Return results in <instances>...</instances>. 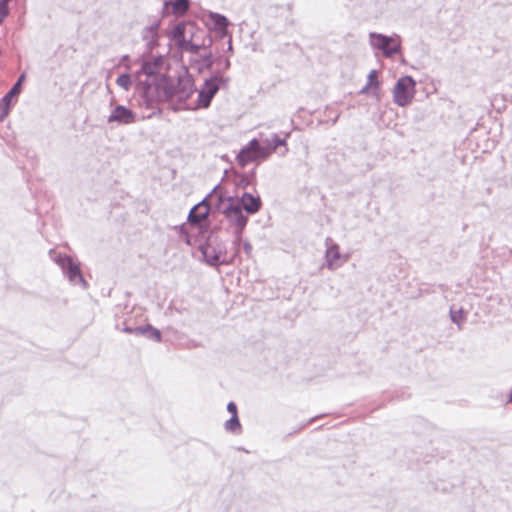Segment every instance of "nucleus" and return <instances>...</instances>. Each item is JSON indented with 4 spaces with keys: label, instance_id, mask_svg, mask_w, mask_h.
I'll list each match as a JSON object with an SVG mask.
<instances>
[{
    "label": "nucleus",
    "instance_id": "obj_1",
    "mask_svg": "<svg viewBox=\"0 0 512 512\" xmlns=\"http://www.w3.org/2000/svg\"><path fill=\"white\" fill-rule=\"evenodd\" d=\"M170 37L182 54L188 53L199 57V59L190 58V64H200V60L205 64H212L210 60L212 38L205 29L198 27L192 21H182L173 27Z\"/></svg>",
    "mask_w": 512,
    "mask_h": 512
},
{
    "label": "nucleus",
    "instance_id": "obj_2",
    "mask_svg": "<svg viewBox=\"0 0 512 512\" xmlns=\"http://www.w3.org/2000/svg\"><path fill=\"white\" fill-rule=\"evenodd\" d=\"M283 144L284 141L278 137L267 140L264 145H261L257 139H253L241 149L237 155V162L244 167L251 162L266 159Z\"/></svg>",
    "mask_w": 512,
    "mask_h": 512
},
{
    "label": "nucleus",
    "instance_id": "obj_3",
    "mask_svg": "<svg viewBox=\"0 0 512 512\" xmlns=\"http://www.w3.org/2000/svg\"><path fill=\"white\" fill-rule=\"evenodd\" d=\"M370 45L386 58H392L401 51V39L398 35L386 36L380 33L369 34Z\"/></svg>",
    "mask_w": 512,
    "mask_h": 512
},
{
    "label": "nucleus",
    "instance_id": "obj_4",
    "mask_svg": "<svg viewBox=\"0 0 512 512\" xmlns=\"http://www.w3.org/2000/svg\"><path fill=\"white\" fill-rule=\"evenodd\" d=\"M221 210L230 222L241 229L244 228L247 223V217L243 214L237 199L232 197L221 199Z\"/></svg>",
    "mask_w": 512,
    "mask_h": 512
},
{
    "label": "nucleus",
    "instance_id": "obj_5",
    "mask_svg": "<svg viewBox=\"0 0 512 512\" xmlns=\"http://www.w3.org/2000/svg\"><path fill=\"white\" fill-rule=\"evenodd\" d=\"M415 82L410 77L400 78L394 88L393 98L399 106L409 104L414 95Z\"/></svg>",
    "mask_w": 512,
    "mask_h": 512
},
{
    "label": "nucleus",
    "instance_id": "obj_6",
    "mask_svg": "<svg viewBox=\"0 0 512 512\" xmlns=\"http://www.w3.org/2000/svg\"><path fill=\"white\" fill-rule=\"evenodd\" d=\"M223 83L224 80L221 77H212L206 80L198 93V102L195 108H208Z\"/></svg>",
    "mask_w": 512,
    "mask_h": 512
},
{
    "label": "nucleus",
    "instance_id": "obj_7",
    "mask_svg": "<svg viewBox=\"0 0 512 512\" xmlns=\"http://www.w3.org/2000/svg\"><path fill=\"white\" fill-rule=\"evenodd\" d=\"M194 81L192 77L188 74L186 67H183V75H180L177 87L173 85H166L164 87V97L171 98L179 93L189 95L193 92Z\"/></svg>",
    "mask_w": 512,
    "mask_h": 512
},
{
    "label": "nucleus",
    "instance_id": "obj_8",
    "mask_svg": "<svg viewBox=\"0 0 512 512\" xmlns=\"http://www.w3.org/2000/svg\"><path fill=\"white\" fill-rule=\"evenodd\" d=\"M64 268L69 280L72 283H80L85 288L88 286L86 280L84 279L81 273L80 266L77 263H75L71 258L67 257L64 260Z\"/></svg>",
    "mask_w": 512,
    "mask_h": 512
},
{
    "label": "nucleus",
    "instance_id": "obj_9",
    "mask_svg": "<svg viewBox=\"0 0 512 512\" xmlns=\"http://www.w3.org/2000/svg\"><path fill=\"white\" fill-rule=\"evenodd\" d=\"M210 207L207 202L202 201L192 208L188 220L191 224H201L209 215Z\"/></svg>",
    "mask_w": 512,
    "mask_h": 512
},
{
    "label": "nucleus",
    "instance_id": "obj_10",
    "mask_svg": "<svg viewBox=\"0 0 512 512\" xmlns=\"http://www.w3.org/2000/svg\"><path fill=\"white\" fill-rule=\"evenodd\" d=\"M108 121L119 122L122 124H130L135 121V115L129 109L123 106H117L109 116Z\"/></svg>",
    "mask_w": 512,
    "mask_h": 512
},
{
    "label": "nucleus",
    "instance_id": "obj_11",
    "mask_svg": "<svg viewBox=\"0 0 512 512\" xmlns=\"http://www.w3.org/2000/svg\"><path fill=\"white\" fill-rule=\"evenodd\" d=\"M245 211L249 214L258 212L261 208V200L259 197H254L249 193H244L239 202Z\"/></svg>",
    "mask_w": 512,
    "mask_h": 512
},
{
    "label": "nucleus",
    "instance_id": "obj_12",
    "mask_svg": "<svg viewBox=\"0 0 512 512\" xmlns=\"http://www.w3.org/2000/svg\"><path fill=\"white\" fill-rule=\"evenodd\" d=\"M158 29L159 23L156 22L146 27L142 32L143 40L146 42V45L149 49H153V47L157 45Z\"/></svg>",
    "mask_w": 512,
    "mask_h": 512
},
{
    "label": "nucleus",
    "instance_id": "obj_13",
    "mask_svg": "<svg viewBox=\"0 0 512 512\" xmlns=\"http://www.w3.org/2000/svg\"><path fill=\"white\" fill-rule=\"evenodd\" d=\"M361 93L370 94L375 97L376 100L379 99V81L376 71L373 70L370 72L368 76V82L366 86L361 90Z\"/></svg>",
    "mask_w": 512,
    "mask_h": 512
},
{
    "label": "nucleus",
    "instance_id": "obj_14",
    "mask_svg": "<svg viewBox=\"0 0 512 512\" xmlns=\"http://www.w3.org/2000/svg\"><path fill=\"white\" fill-rule=\"evenodd\" d=\"M326 257L330 268L339 266L342 263V257L338 246H331L327 249Z\"/></svg>",
    "mask_w": 512,
    "mask_h": 512
},
{
    "label": "nucleus",
    "instance_id": "obj_15",
    "mask_svg": "<svg viewBox=\"0 0 512 512\" xmlns=\"http://www.w3.org/2000/svg\"><path fill=\"white\" fill-rule=\"evenodd\" d=\"M208 20H209V23L217 30H225L227 25H228V21L226 19V17L220 15V14H217V13H210L209 16H208Z\"/></svg>",
    "mask_w": 512,
    "mask_h": 512
},
{
    "label": "nucleus",
    "instance_id": "obj_16",
    "mask_svg": "<svg viewBox=\"0 0 512 512\" xmlns=\"http://www.w3.org/2000/svg\"><path fill=\"white\" fill-rule=\"evenodd\" d=\"M168 5L169 3L166 2V6ZM170 5L172 6V10L175 15H183L189 9L190 1L173 0L172 2H170Z\"/></svg>",
    "mask_w": 512,
    "mask_h": 512
},
{
    "label": "nucleus",
    "instance_id": "obj_17",
    "mask_svg": "<svg viewBox=\"0 0 512 512\" xmlns=\"http://www.w3.org/2000/svg\"><path fill=\"white\" fill-rule=\"evenodd\" d=\"M225 427L227 430L232 432L239 430L241 425L238 419V415H234L228 421H226Z\"/></svg>",
    "mask_w": 512,
    "mask_h": 512
},
{
    "label": "nucleus",
    "instance_id": "obj_18",
    "mask_svg": "<svg viewBox=\"0 0 512 512\" xmlns=\"http://www.w3.org/2000/svg\"><path fill=\"white\" fill-rule=\"evenodd\" d=\"M10 0H0V24L9 14V4Z\"/></svg>",
    "mask_w": 512,
    "mask_h": 512
},
{
    "label": "nucleus",
    "instance_id": "obj_19",
    "mask_svg": "<svg viewBox=\"0 0 512 512\" xmlns=\"http://www.w3.org/2000/svg\"><path fill=\"white\" fill-rule=\"evenodd\" d=\"M117 84L119 86H121L122 88H124L125 90H128L131 85L130 76L127 74L120 75L117 78Z\"/></svg>",
    "mask_w": 512,
    "mask_h": 512
},
{
    "label": "nucleus",
    "instance_id": "obj_20",
    "mask_svg": "<svg viewBox=\"0 0 512 512\" xmlns=\"http://www.w3.org/2000/svg\"><path fill=\"white\" fill-rule=\"evenodd\" d=\"M24 78H25V75L22 74L20 76V78L18 79V81L16 82V84L12 87V89L10 90L11 91V94H15L16 96L20 93V89H21V84L22 82L24 81Z\"/></svg>",
    "mask_w": 512,
    "mask_h": 512
},
{
    "label": "nucleus",
    "instance_id": "obj_21",
    "mask_svg": "<svg viewBox=\"0 0 512 512\" xmlns=\"http://www.w3.org/2000/svg\"><path fill=\"white\" fill-rule=\"evenodd\" d=\"M227 410L232 416L237 415V406L234 402L228 403Z\"/></svg>",
    "mask_w": 512,
    "mask_h": 512
},
{
    "label": "nucleus",
    "instance_id": "obj_22",
    "mask_svg": "<svg viewBox=\"0 0 512 512\" xmlns=\"http://www.w3.org/2000/svg\"><path fill=\"white\" fill-rule=\"evenodd\" d=\"M152 335H153V337L155 338L156 341H160L161 340V333H160L159 330H153Z\"/></svg>",
    "mask_w": 512,
    "mask_h": 512
},
{
    "label": "nucleus",
    "instance_id": "obj_23",
    "mask_svg": "<svg viewBox=\"0 0 512 512\" xmlns=\"http://www.w3.org/2000/svg\"><path fill=\"white\" fill-rule=\"evenodd\" d=\"M142 64H155V65H158V64H162L161 62V59H155L153 62H150V61H143Z\"/></svg>",
    "mask_w": 512,
    "mask_h": 512
},
{
    "label": "nucleus",
    "instance_id": "obj_24",
    "mask_svg": "<svg viewBox=\"0 0 512 512\" xmlns=\"http://www.w3.org/2000/svg\"><path fill=\"white\" fill-rule=\"evenodd\" d=\"M11 99H12V98L8 97V95H7V94H6V96L3 98V102L6 104V106H7V107L9 106Z\"/></svg>",
    "mask_w": 512,
    "mask_h": 512
},
{
    "label": "nucleus",
    "instance_id": "obj_25",
    "mask_svg": "<svg viewBox=\"0 0 512 512\" xmlns=\"http://www.w3.org/2000/svg\"><path fill=\"white\" fill-rule=\"evenodd\" d=\"M7 95H8V97H10V98H13V97H15V96H16L15 94H11V91H9V92L7 93Z\"/></svg>",
    "mask_w": 512,
    "mask_h": 512
},
{
    "label": "nucleus",
    "instance_id": "obj_26",
    "mask_svg": "<svg viewBox=\"0 0 512 512\" xmlns=\"http://www.w3.org/2000/svg\"><path fill=\"white\" fill-rule=\"evenodd\" d=\"M508 401L509 402H512V391L510 392L509 396H508Z\"/></svg>",
    "mask_w": 512,
    "mask_h": 512
},
{
    "label": "nucleus",
    "instance_id": "obj_27",
    "mask_svg": "<svg viewBox=\"0 0 512 512\" xmlns=\"http://www.w3.org/2000/svg\"><path fill=\"white\" fill-rule=\"evenodd\" d=\"M147 67H148V68H151L152 66H151V65H148ZM151 72H152V71H151V69H149V71H147V73H151Z\"/></svg>",
    "mask_w": 512,
    "mask_h": 512
}]
</instances>
